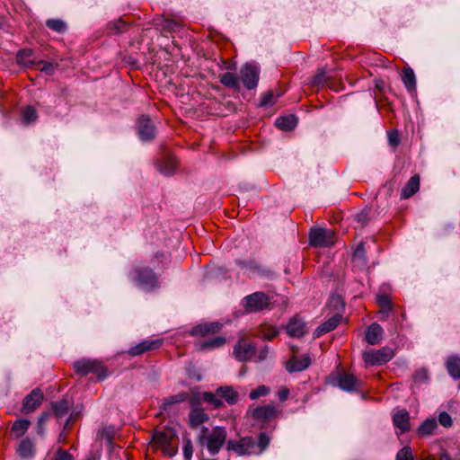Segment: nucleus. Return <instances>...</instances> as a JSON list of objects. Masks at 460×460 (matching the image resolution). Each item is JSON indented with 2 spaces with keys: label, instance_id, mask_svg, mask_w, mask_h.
I'll use <instances>...</instances> for the list:
<instances>
[{
  "label": "nucleus",
  "instance_id": "f257e3e1",
  "mask_svg": "<svg viewBox=\"0 0 460 460\" xmlns=\"http://www.w3.org/2000/svg\"><path fill=\"white\" fill-rule=\"evenodd\" d=\"M270 437L264 432L258 435V441L246 436L239 439H230L226 442V449L238 456L260 455L269 447Z\"/></svg>",
  "mask_w": 460,
  "mask_h": 460
},
{
  "label": "nucleus",
  "instance_id": "f03ea898",
  "mask_svg": "<svg viewBox=\"0 0 460 460\" xmlns=\"http://www.w3.org/2000/svg\"><path fill=\"white\" fill-rule=\"evenodd\" d=\"M279 413V411L278 408L273 403H269L256 407H249L246 411V416L253 421V426L265 429L271 420L278 417Z\"/></svg>",
  "mask_w": 460,
  "mask_h": 460
},
{
  "label": "nucleus",
  "instance_id": "7ed1b4c3",
  "mask_svg": "<svg viewBox=\"0 0 460 460\" xmlns=\"http://www.w3.org/2000/svg\"><path fill=\"white\" fill-rule=\"evenodd\" d=\"M208 429H202V434L199 436V442L201 445H206L208 451L210 455H217L226 439V429L224 427H215L211 432L206 436Z\"/></svg>",
  "mask_w": 460,
  "mask_h": 460
},
{
  "label": "nucleus",
  "instance_id": "20e7f679",
  "mask_svg": "<svg viewBox=\"0 0 460 460\" xmlns=\"http://www.w3.org/2000/svg\"><path fill=\"white\" fill-rule=\"evenodd\" d=\"M74 369L75 373L84 376L89 374H94L98 378H105L107 376V369L102 363L96 359L83 358L74 363Z\"/></svg>",
  "mask_w": 460,
  "mask_h": 460
},
{
  "label": "nucleus",
  "instance_id": "39448f33",
  "mask_svg": "<svg viewBox=\"0 0 460 460\" xmlns=\"http://www.w3.org/2000/svg\"><path fill=\"white\" fill-rule=\"evenodd\" d=\"M174 437L175 434L172 429L156 431L153 436V443L155 447L161 448L164 454L172 456L177 453L176 447L172 445Z\"/></svg>",
  "mask_w": 460,
  "mask_h": 460
},
{
  "label": "nucleus",
  "instance_id": "423d86ee",
  "mask_svg": "<svg viewBox=\"0 0 460 460\" xmlns=\"http://www.w3.org/2000/svg\"><path fill=\"white\" fill-rule=\"evenodd\" d=\"M335 242V234L332 230L314 228L309 234V243L314 247H330Z\"/></svg>",
  "mask_w": 460,
  "mask_h": 460
},
{
  "label": "nucleus",
  "instance_id": "0eeeda50",
  "mask_svg": "<svg viewBox=\"0 0 460 460\" xmlns=\"http://www.w3.org/2000/svg\"><path fill=\"white\" fill-rule=\"evenodd\" d=\"M135 281L138 286L146 290H151L158 287L156 275L152 269L148 267H139L135 270Z\"/></svg>",
  "mask_w": 460,
  "mask_h": 460
},
{
  "label": "nucleus",
  "instance_id": "6e6552de",
  "mask_svg": "<svg viewBox=\"0 0 460 460\" xmlns=\"http://www.w3.org/2000/svg\"><path fill=\"white\" fill-rule=\"evenodd\" d=\"M393 357L394 351L389 347H383L377 350L370 349L363 354L364 361L373 366L385 364L392 359Z\"/></svg>",
  "mask_w": 460,
  "mask_h": 460
},
{
  "label": "nucleus",
  "instance_id": "1a4fd4ad",
  "mask_svg": "<svg viewBox=\"0 0 460 460\" xmlns=\"http://www.w3.org/2000/svg\"><path fill=\"white\" fill-rule=\"evenodd\" d=\"M243 306L249 313L259 312L270 305L269 296L263 292H255L243 298Z\"/></svg>",
  "mask_w": 460,
  "mask_h": 460
},
{
  "label": "nucleus",
  "instance_id": "9d476101",
  "mask_svg": "<svg viewBox=\"0 0 460 460\" xmlns=\"http://www.w3.org/2000/svg\"><path fill=\"white\" fill-rule=\"evenodd\" d=\"M190 404L191 410L189 413V425L190 428L195 429L207 422L209 417L208 414L205 412L204 409L199 407V400L198 397L191 396V398H190Z\"/></svg>",
  "mask_w": 460,
  "mask_h": 460
},
{
  "label": "nucleus",
  "instance_id": "9b49d317",
  "mask_svg": "<svg viewBox=\"0 0 460 460\" xmlns=\"http://www.w3.org/2000/svg\"><path fill=\"white\" fill-rule=\"evenodd\" d=\"M333 381L335 385L349 393L358 391L361 385V382L355 376L346 372L338 373Z\"/></svg>",
  "mask_w": 460,
  "mask_h": 460
},
{
  "label": "nucleus",
  "instance_id": "f8f14e48",
  "mask_svg": "<svg viewBox=\"0 0 460 460\" xmlns=\"http://www.w3.org/2000/svg\"><path fill=\"white\" fill-rule=\"evenodd\" d=\"M259 68L252 64H246L240 69V78L243 85L249 89H254L259 81Z\"/></svg>",
  "mask_w": 460,
  "mask_h": 460
},
{
  "label": "nucleus",
  "instance_id": "ddd939ff",
  "mask_svg": "<svg viewBox=\"0 0 460 460\" xmlns=\"http://www.w3.org/2000/svg\"><path fill=\"white\" fill-rule=\"evenodd\" d=\"M234 354L239 361L254 360L255 347L247 340H240L234 348Z\"/></svg>",
  "mask_w": 460,
  "mask_h": 460
},
{
  "label": "nucleus",
  "instance_id": "4468645a",
  "mask_svg": "<svg viewBox=\"0 0 460 460\" xmlns=\"http://www.w3.org/2000/svg\"><path fill=\"white\" fill-rule=\"evenodd\" d=\"M43 398L44 396L40 389H33L23 399L22 412L30 413L34 411L41 404Z\"/></svg>",
  "mask_w": 460,
  "mask_h": 460
},
{
  "label": "nucleus",
  "instance_id": "2eb2a0df",
  "mask_svg": "<svg viewBox=\"0 0 460 460\" xmlns=\"http://www.w3.org/2000/svg\"><path fill=\"white\" fill-rule=\"evenodd\" d=\"M137 134L142 141H151L155 136V128L148 117L142 116L137 124Z\"/></svg>",
  "mask_w": 460,
  "mask_h": 460
},
{
  "label": "nucleus",
  "instance_id": "dca6fc26",
  "mask_svg": "<svg viewBox=\"0 0 460 460\" xmlns=\"http://www.w3.org/2000/svg\"><path fill=\"white\" fill-rule=\"evenodd\" d=\"M162 344L163 341L161 339L145 340L139 342L137 345L131 347L128 353L133 357L139 356L145 352L159 349Z\"/></svg>",
  "mask_w": 460,
  "mask_h": 460
},
{
  "label": "nucleus",
  "instance_id": "f3484780",
  "mask_svg": "<svg viewBox=\"0 0 460 460\" xmlns=\"http://www.w3.org/2000/svg\"><path fill=\"white\" fill-rule=\"evenodd\" d=\"M286 330L292 338H301L307 332L306 323L299 316L292 317L287 324Z\"/></svg>",
  "mask_w": 460,
  "mask_h": 460
},
{
  "label": "nucleus",
  "instance_id": "a211bd4d",
  "mask_svg": "<svg viewBox=\"0 0 460 460\" xmlns=\"http://www.w3.org/2000/svg\"><path fill=\"white\" fill-rule=\"evenodd\" d=\"M311 364L309 356L305 355L302 358L292 356L288 361L286 362V369L289 373L300 372L306 369Z\"/></svg>",
  "mask_w": 460,
  "mask_h": 460
},
{
  "label": "nucleus",
  "instance_id": "6ab92c4d",
  "mask_svg": "<svg viewBox=\"0 0 460 460\" xmlns=\"http://www.w3.org/2000/svg\"><path fill=\"white\" fill-rule=\"evenodd\" d=\"M393 423L402 433L411 429L410 415L406 410H399L393 414Z\"/></svg>",
  "mask_w": 460,
  "mask_h": 460
},
{
  "label": "nucleus",
  "instance_id": "aec40b11",
  "mask_svg": "<svg viewBox=\"0 0 460 460\" xmlns=\"http://www.w3.org/2000/svg\"><path fill=\"white\" fill-rule=\"evenodd\" d=\"M222 324L218 322L205 323L192 328L191 334L194 336H205L214 334L220 331Z\"/></svg>",
  "mask_w": 460,
  "mask_h": 460
},
{
  "label": "nucleus",
  "instance_id": "412c9836",
  "mask_svg": "<svg viewBox=\"0 0 460 460\" xmlns=\"http://www.w3.org/2000/svg\"><path fill=\"white\" fill-rule=\"evenodd\" d=\"M341 319V315L335 314L332 317H331L328 321L318 326L314 333L313 336L314 339L319 338L320 336L323 335L324 333H327L332 330H334L338 324L340 323V321Z\"/></svg>",
  "mask_w": 460,
  "mask_h": 460
},
{
  "label": "nucleus",
  "instance_id": "4be33fe9",
  "mask_svg": "<svg viewBox=\"0 0 460 460\" xmlns=\"http://www.w3.org/2000/svg\"><path fill=\"white\" fill-rule=\"evenodd\" d=\"M177 164H178L174 156L167 155L159 162L157 166L162 174L171 176L175 172Z\"/></svg>",
  "mask_w": 460,
  "mask_h": 460
},
{
  "label": "nucleus",
  "instance_id": "5701e85b",
  "mask_svg": "<svg viewBox=\"0 0 460 460\" xmlns=\"http://www.w3.org/2000/svg\"><path fill=\"white\" fill-rule=\"evenodd\" d=\"M420 189V176H411L402 189L401 199H406L413 196Z\"/></svg>",
  "mask_w": 460,
  "mask_h": 460
},
{
  "label": "nucleus",
  "instance_id": "b1692460",
  "mask_svg": "<svg viewBox=\"0 0 460 460\" xmlns=\"http://www.w3.org/2000/svg\"><path fill=\"white\" fill-rule=\"evenodd\" d=\"M217 394L220 398H224L226 402L234 405L238 402V393L232 386H220L217 389Z\"/></svg>",
  "mask_w": 460,
  "mask_h": 460
},
{
  "label": "nucleus",
  "instance_id": "393cba45",
  "mask_svg": "<svg viewBox=\"0 0 460 460\" xmlns=\"http://www.w3.org/2000/svg\"><path fill=\"white\" fill-rule=\"evenodd\" d=\"M383 328L378 323H372L367 331L366 341L370 345L377 344L382 338Z\"/></svg>",
  "mask_w": 460,
  "mask_h": 460
},
{
  "label": "nucleus",
  "instance_id": "a878e982",
  "mask_svg": "<svg viewBox=\"0 0 460 460\" xmlns=\"http://www.w3.org/2000/svg\"><path fill=\"white\" fill-rule=\"evenodd\" d=\"M402 81L408 92L416 91V76L414 71L411 67H405L402 70Z\"/></svg>",
  "mask_w": 460,
  "mask_h": 460
},
{
  "label": "nucleus",
  "instance_id": "bb28decb",
  "mask_svg": "<svg viewBox=\"0 0 460 460\" xmlns=\"http://www.w3.org/2000/svg\"><path fill=\"white\" fill-rule=\"evenodd\" d=\"M17 453L22 458H29L34 456L35 446L30 438L22 439L17 447Z\"/></svg>",
  "mask_w": 460,
  "mask_h": 460
},
{
  "label": "nucleus",
  "instance_id": "cd10ccee",
  "mask_svg": "<svg viewBox=\"0 0 460 460\" xmlns=\"http://www.w3.org/2000/svg\"><path fill=\"white\" fill-rule=\"evenodd\" d=\"M448 374L455 379L460 378V358L456 355L448 357L446 362Z\"/></svg>",
  "mask_w": 460,
  "mask_h": 460
},
{
  "label": "nucleus",
  "instance_id": "c85d7f7f",
  "mask_svg": "<svg viewBox=\"0 0 460 460\" xmlns=\"http://www.w3.org/2000/svg\"><path fill=\"white\" fill-rule=\"evenodd\" d=\"M297 120L294 115L279 117L276 119L275 125L281 130H291L296 126Z\"/></svg>",
  "mask_w": 460,
  "mask_h": 460
},
{
  "label": "nucleus",
  "instance_id": "c756f323",
  "mask_svg": "<svg viewBox=\"0 0 460 460\" xmlns=\"http://www.w3.org/2000/svg\"><path fill=\"white\" fill-rule=\"evenodd\" d=\"M437 427L438 423L436 420L433 418H429L425 420L418 428V434L421 437L432 435Z\"/></svg>",
  "mask_w": 460,
  "mask_h": 460
},
{
  "label": "nucleus",
  "instance_id": "7c9ffc66",
  "mask_svg": "<svg viewBox=\"0 0 460 460\" xmlns=\"http://www.w3.org/2000/svg\"><path fill=\"white\" fill-rule=\"evenodd\" d=\"M52 409L56 417L63 418L68 414L71 409V403L67 400H61L59 402H53Z\"/></svg>",
  "mask_w": 460,
  "mask_h": 460
},
{
  "label": "nucleus",
  "instance_id": "2f4dec72",
  "mask_svg": "<svg viewBox=\"0 0 460 460\" xmlns=\"http://www.w3.org/2000/svg\"><path fill=\"white\" fill-rule=\"evenodd\" d=\"M190 394L187 392L179 393L175 395H172L167 398L163 403V410L167 411L171 405L183 402L186 400L190 401Z\"/></svg>",
  "mask_w": 460,
  "mask_h": 460
},
{
  "label": "nucleus",
  "instance_id": "473e14b6",
  "mask_svg": "<svg viewBox=\"0 0 460 460\" xmlns=\"http://www.w3.org/2000/svg\"><path fill=\"white\" fill-rule=\"evenodd\" d=\"M236 264L248 274L259 272L261 268L259 264L252 260H236Z\"/></svg>",
  "mask_w": 460,
  "mask_h": 460
},
{
  "label": "nucleus",
  "instance_id": "72a5a7b5",
  "mask_svg": "<svg viewBox=\"0 0 460 460\" xmlns=\"http://www.w3.org/2000/svg\"><path fill=\"white\" fill-rule=\"evenodd\" d=\"M226 339L224 337H214L210 340L205 341L199 344L200 350H208L215 348L221 347L225 344Z\"/></svg>",
  "mask_w": 460,
  "mask_h": 460
},
{
  "label": "nucleus",
  "instance_id": "f704fd0d",
  "mask_svg": "<svg viewBox=\"0 0 460 460\" xmlns=\"http://www.w3.org/2000/svg\"><path fill=\"white\" fill-rule=\"evenodd\" d=\"M239 77L233 73L226 72L220 77V82L227 86L237 89L239 87Z\"/></svg>",
  "mask_w": 460,
  "mask_h": 460
},
{
  "label": "nucleus",
  "instance_id": "c9c22d12",
  "mask_svg": "<svg viewBox=\"0 0 460 460\" xmlns=\"http://www.w3.org/2000/svg\"><path fill=\"white\" fill-rule=\"evenodd\" d=\"M31 422L28 420H17L12 426V431L16 437H22L30 428Z\"/></svg>",
  "mask_w": 460,
  "mask_h": 460
},
{
  "label": "nucleus",
  "instance_id": "e433bc0d",
  "mask_svg": "<svg viewBox=\"0 0 460 460\" xmlns=\"http://www.w3.org/2000/svg\"><path fill=\"white\" fill-rule=\"evenodd\" d=\"M46 26L58 33H63L66 31L67 26L66 22L60 19H49L46 22Z\"/></svg>",
  "mask_w": 460,
  "mask_h": 460
},
{
  "label": "nucleus",
  "instance_id": "4c0bfd02",
  "mask_svg": "<svg viewBox=\"0 0 460 460\" xmlns=\"http://www.w3.org/2000/svg\"><path fill=\"white\" fill-rule=\"evenodd\" d=\"M203 400L211 404L215 409H218L223 406V402L221 398L216 394L211 392H205L202 394Z\"/></svg>",
  "mask_w": 460,
  "mask_h": 460
},
{
  "label": "nucleus",
  "instance_id": "58836bf2",
  "mask_svg": "<svg viewBox=\"0 0 460 460\" xmlns=\"http://www.w3.org/2000/svg\"><path fill=\"white\" fill-rule=\"evenodd\" d=\"M259 333L264 340L270 341V340L273 339L274 337H276L278 335L279 332L275 326L264 324L260 327Z\"/></svg>",
  "mask_w": 460,
  "mask_h": 460
},
{
  "label": "nucleus",
  "instance_id": "ea45409f",
  "mask_svg": "<svg viewBox=\"0 0 460 460\" xmlns=\"http://www.w3.org/2000/svg\"><path fill=\"white\" fill-rule=\"evenodd\" d=\"M32 55L31 49H22L17 53V63L25 66L32 65L33 62L31 60Z\"/></svg>",
  "mask_w": 460,
  "mask_h": 460
},
{
  "label": "nucleus",
  "instance_id": "a19ab883",
  "mask_svg": "<svg viewBox=\"0 0 460 460\" xmlns=\"http://www.w3.org/2000/svg\"><path fill=\"white\" fill-rule=\"evenodd\" d=\"M270 393V388L265 385H259L255 389H252L249 394V398L252 401L259 399L260 397L267 396Z\"/></svg>",
  "mask_w": 460,
  "mask_h": 460
},
{
  "label": "nucleus",
  "instance_id": "79ce46f5",
  "mask_svg": "<svg viewBox=\"0 0 460 460\" xmlns=\"http://www.w3.org/2000/svg\"><path fill=\"white\" fill-rule=\"evenodd\" d=\"M35 66H36L37 69H39L40 71H41L49 75H53L55 72V68H56L55 65H53L50 62L44 61V60H40L39 62H37L35 64Z\"/></svg>",
  "mask_w": 460,
  "mask_h": 460
},
{
  "label": "nucleus",
  "instance_id": "37998d69",
  "mask_svg": "<svg viewBox=\"0 0 460 460\" xmlns=\"http://www.w3.org/2000/svg\"><path fill=\"white\" fill-rule=\"evenodd\" d=\"M22 119L26 124L34 122L37 119L36 110L31 106H27L22 111Z\"/></svg>",
  "mask_w": 460,
  "mask_h": 460
},
{
  "label": "nucleus",
  "instance_id": "c03bdc74",
  "mask_svg": "<svg viewBox=\"0 0 460 460\" xmlns=\"http://www.w3.org/2000/svg\"><path fill=\"white\" fill-rule=\"evenodd\" d=\"M183 456L185 460H191L193 455L192 442L189 438L183 439Z\"/></svg>",
  "mask_w": 460,
  "mask_h": 460
},
{
  "label": "nucleus",
  "instance_id": "a18cd8bd",
  "mask_svg": "<svg viewBox=\"0 0 460 460\" xmlns=\"http://www.w3.org/2000/svg\"><path fill=\"white\" fill-rule=\"evenodd\" d=\"M396 460H414L411 448L404 447L400 449L396 454Z\"/></svg>",
  "mask_w": 460,
  "mask_h": 460
},
{
  "label": "nucleus",
  "instance_id": "49530a36",
  "mask_svg": "<svg viewBox=\"0 0 460 460\" xmlns=\"http://www.w3.org/2000/svg\"><path fill=\"white\" fill-rule=\"evenodd\" d=\"M313 85L323 86L326 84V75L323 70H319L317 74L312 78L311 81Z\"/></svg>",
  "mask_w": 460,
  "mask_h": 460
},
{
  "label": "nucleus",
  "instance_id": "de8ad7c7",
  "mask_svg": "<svg viewBox=\"0 0 460 460\" xmlns=\"http://www.w3.org/2000/svg\"><path fill=\"white\" fill-rule=\"evenodd\" d=\"M49 412H42L38 420L37 433L40 436L44 434V425L49 420Z\"/></svg>",
  "mask_w": 460,
  "mask_h": 460
},
{
  "label": "nucleus",
  "instance_id": "09e8293b",
  "mask_svg": "<svg viewBox=\"0 0 460 460\" xmlns=\"http://www.w3.org/2000/svg\"><path fill=\"white\" fill-rule=\"evenodd\" d=\"M110 28L114 33H121L127 30V24L122 20L110 23Z\"/></svg>",
  "mask_w": 460,
  "mask_h": 460
},
{
  "label": "nucleus",
  "instance_id": "8fccbe9b",
  "mask_svg": "<svg viewBox=\"0 0 460 460\" xmlns=\"http://www.w3.org/2000/svg\"><path fill=\"white\" fill-rule=\"evenodd\" d=\"M388 143L391 146L396 147L400 144V137L396 130H391L387 133Z\"/></svg>",
  "mask_w": 460,
  "mask_h": 460
},
{
  "label": "nucleus",
  "instance_id": "3c124183",
  "mask_svg": "<svg viewBox=\"0 0 460 460\" xmlns=\"http://www.w3.org/2000/svg\"><path fill=\"white\" fill-rule=\"evenodd\" d=\"M274 94L272 92H268L261 97V100L260 102L261 106H270L274 104Z\"/></svg>",
  "mask_w": 460,
  "mask_h": 460
},
{
  "label": "nucleus",
  "instance_id": "603ef678",
  "mask_svg": "<svg viewBox=\"0 0 460 460\" xmlns=\"http://www.w3.org/2000/svg\"><path fill=\"white\" fill-rule=\"evenodd\" d=\"M438 421L443 427H446V428L451 427V425H452V419H451L450 415L446 411H442L439 413Z\"/></svg>",
  "mask_w": 460,
  "mask_h": 460
},
{
  "label": "nucleus",
  "instance_id": "864d4df0",
  "mask_svg": "<svg viewBox=\"0 0 460 460\" xmlns=\"http://www.w3.org/2000/svg\"><path fill=\"white\" fill-rule=\"evenodd\" d=\"M54 460H74V458L67 451L58 449L55 454Z\"/></svg>",
  "mask_w": 460,
  "mask_h": 460
},
{
  "label": "nucleus",
  "instance_id": "5fc2aeb1",
  "mask_svg": "<svg viewBox=\"0 0 460 460\" xmlns=\"http://www.w3.org/2000/svg\"><path fill=\"white\" fill-rule=\"evenodd\" d=\"M268 354H269V348L267 346H265V347L261 348L258 351V353L255 352L254 361L261 362V361L264 360L268 357Z\"/></svg>",
  "mask_w": 460,
  "mask_h": 460
},
{
  "label": "nucleus",
  "instance_id": "6e6d98bb",
  "mask_svg": "<svg viewBox=\"0 0 460 460\" xmlns=\"http://www.w3.org/2000/svg\"><path fill=\"white\" fill-rule=\"evenodd\" d=\"M376 302L380 307L392 306L390 297L387 295H378L376 297Z\"/></svg>",
  "mask_w": 460,
  "mask_h": 460
},
{
  "label": "nucleus",
  "instance_id": "4d7b16f0",
  "mask_svg": "<svg viewBox=\"0 0 460 460\" xmlns=\"http://www.w3.org/2000/svg\"><path fill=\"white\" fill-rule=\"evenodd\" d=\"M289 394L290 392L288 388H287L286 386H281L279 387L277 395L280 402H285L286 400H288Z\"/></svg>",
  "mask_w": 460,
  "mask_h": 460
},
{
  "label": "nucleus",
  "instance_id": "13d9d810",
  "mask_svg": "<svg viewBox=\"0 0 460 460\" xmlns=\"http://www.w3.org/2000/svg\"><path fill=\"white\" fill-rule=\"evenodd\" d=\"M420 460H451V458L447 456V454L443 453L439 457H436L434 456H428Z\"/></svg>",
  "mask_w": 460,
  "mask_h": 460
},
{
  "label": "nucleus",
  "instance_id": "bf43d9fd",
  "mask_svg": "<svg viewBox=\"0 0 460 460\" xmlns=\"http://www.w3.org/2000/svg\"><path fill=\"white\" fill-rule=\"evenodd\" d=\"M365 256V249H364V245L362 243H360L357 249L355 250L354 252V257L355 258H358V259H362L364 258Z\"/></svg>",
  "mask_w": 460,
  "mask_h": 460
},
{
  "label": "nucleus",
  "instance_id": "052dcab7",
  "mask_svg": "<svg viewBox=\"0 0 460 460\" xmlns=\"http://www.w3.org/2000/svg\"><path fill=\"white\" fill-rule=\"evenodd\" d=\"M391 309H392V306L380 307L379 314L382 315V319H385L388 316V314L391 311Z\"/></svg>",
  "mask_w": 460,
  "mask_h": 460
},
{
  "label": "nucleus",
  "instance_id": "680f3d73",
  "mask_svg": "<svg viewBox=\"0 0 460 460\" xmlns=\"http://www.w3.org/2000/svg\"><path fill=\"white\" fill-rule=\"evenodd\" d=\"M165 27L169 31H176L179 28V24L177 22H172V21H167L166 24H165Z\"/></svg>",
  "mask_w": 460,
  "mask_h": 460
},
{
  "label": "nucleus",
  "instance_id": "e2e57ef3",
  "mask_svg": "<svg viewBox=\"0 0 460 460\" xmlns=\"http://www.w3.org/2000/svg\"><path fill=\"white\" fill-rule=\"evenodd\" d=\"M331 304L340 305L341 307L342 308L344 306V304L342 303L341 298L339 296H332L331 299Z\"/></svg>",
  "mask_w": 460,
  "mask_h": 460
},
{
  "label": "nucleus",
  "instance_id": "0e129e2a",
  "mask_svg": "<svg viewBox=\"0 0 460 460\" xmlns=\"http://www.w3.org/2000/svg\"><path fill=\"white\" fill-rule=\"evenodd\" d=\"M357 220H358V222H362V223H364V222H365V220H366V216H365V215H363V214H358V215H357Z\"/></svg>",
  "mask_w": 460,
  "mask_h": 460
},
{
  "label": "nucleus",
  "instance_id": "69168bd1",
  "mask_svg": "<svg viewBox=\"0 0 460 460\" xmlns=\"http://www.w3.org/2000/svg\"><path fill=\"white\" fill-rule=\"evenodd\" d=\"M87 460H97L95 457H89Z\"/></svg>",
  "mask_w": 460,
  "mask_h": 460
},
{
  "label": "nucleus",
  "instance_id": "338daca9",
  "mask_svg": "<svg viewBox=\"0 0 460 460\" xmlns=\"http://www.w3.org/2000/svg\"><path fill=\"white\" fill-rule=\"evenodd\" d=\"M109 443H111V438L110 437L107 438Z\"/></svg>",
  "mask_w": 460,
  "mask_h": 460
},
{
  "label": "nucleus",
  "instance_id": "774afa93",
  "mask_svg": "<svg viewBox=\"0 0 460 460\" xmlns=\"http://www.w3.org/2000/svg\"><path fill=\"white\" fill-rule=\"evenodd\" d=\"M459 389H460V383H459Z\"/></svg>",
  "mask_w": 460,
  "mask_h": 460
}]
</instances>
